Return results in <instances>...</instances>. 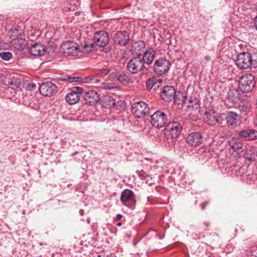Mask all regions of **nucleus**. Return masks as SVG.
<instances>
[{
    "label": "nucleus",
    "mask_w": 257,
    "mask_h": 257,
    "mask_svg": "<svg viewBox=\"0 0 257 257\" xmlns=\"http://www.w3.org/2000/svg\"><path fill=\"white\" fill-rule=\"evenodd\" d=\"M239 100V92L237 89H230L227 93L225 101L231 104H234Z\"/></svg>",
    "instance_id": "19"
},
{
    "label": "nucleus",
    "mask_w": 257,
    "mask_h": 257,
    "mask_svg": "<svg viewBox=\"0 0 257 257\" xmlns=\"http://www.w3.org/2000/svg\"><path fill=\"white\" fill-rule=\"evenodd\" d=\"M46 52L45 46L42 44L35 43L30 49V53L34 56H42Z\"/></svg>",
    "instance_id": "21"
},
{
    "label": "nucleus",
    "mask_w": 257,
    "mask_h": 257,
    "mask_svg": "<svg viewBox=\"0 0 257 257\" xmlns=\"http://www.w3.org/2000/svg\"><path fill=\"white\" fill-rule=\"evenodd\" d=\"M203 225L205 226V228L204 229V230L205 231H207V230H209V229H208V227L209 226V223L208 222H207V221H204L203 222Z\"/></svg>",
    "instance_id": "39"
},
{
    "label": "nucleus",
    "mask_w": 257,
    "mask_h": 257,
    "mask_svg": "<svg viewBox=\"0 0 257 257\" xmlns=\"http://www.w3.org/2000/svg\"><path fill=\"white\" fill-rule=\"evenodd\" d=\"M112 39L115 44L120 46H126L130 41V36L125 31L116 32L114 34Z\"/></svg>",
    "instance_id": "8"
},
{
    "label": "nucleus",
    "mask_w": 257,
    "mask_h": 257,
    "mask_svg": "<svg viewBox=\"0 0 257 257\" xmlns=\"http://www.w3.org/2000/svg\"><path fill=\"white\" fill-rule=\"evenodd\" d=\"M255 125H256V126H257V122H256V123H255Z\"/></svg>",
    "instance_id": "47"
},
{
    "label": "nucleus",
    "mask_w": 257,
    "mask_h": 257,
    "mask_svg": "<svg viewBox=\"0 0 257 257\" xmlns=\"http://www.w3.org/2000/svg\"><path fill=\"white\" fill-rule=\"evenodd\" d=\"M84 213V210H83V209H80V210H79V214H80L81 216L83 215Z\"/></svg>",
    "instance_id": "44"
},
{
    "label": "nucleus",
    "mask_w": 257,
    "mask_h": 257,
    "mask_svg": "<svg viewBox=\"0 0 257 257\" xmlns=\"http://www.w3.org/2000/svg\"><path fill=\"white\" fill-rule=\"evenodd\" d=\"M21 84L20 80L17 78L13 77L9 81V86L10 88L15 89L19 88Z\"/></svg>",
    "instance_id": "30"
},
{
    "label": "nucleus",
    "mask_w": 257,
    "mask_h": 257,
    "mask_svg": "<svg viewBox=\"0 0 257 257\" xmlns=\"http://www.w3.org/2000/svg\"><path fill=\"white\" fill-rule=\"evenodd\" d=\"M110 84H109V83H104V87L105 88L110 89L111 88H112V87L110 86Z\"/></svg>",
    "instance_id": "42"
},
{
    "label": "nucleus",
    "mask_w": 257,
    "mask_h": 257,
    "mask_svg": "<svg viewBox=\"0 0 257 257\" xmlns=\"http://www.w3.org/2000/svg\"><path fill=\"white\" fill-rule=\"evenodd\" d=\"M6 79L5 75L3 74L0 73V84H2Z\"/></svg>",
    "instance_id": "38"
},
{
    "label": "nucleus",
    "mask_w": 257,
    "mask_h": 257,
    "mask_svg": "<svg viewBox=\"0 0 257 257\" xmlns=\"http://www.w3.org/2000/svg\"><path fill=\"white\" fill-rule=\"evenodd\" d=\"M91 51V49L90 48L89 50H88L87 51Z\"/></svg>",
    "instance_id": "46"
},
{
    "label": "nucleus",
    "mask_w": 257,
    "mask_h": 257,
    "mask_svg": "<svg viewBox=\"0 0 257 257\" xmlns=\"http://www.w3.org/2000/svg\"><path fill=\"white\" fill-rule=\"evenodd\" d=\"M171 66L170 62L165 58H160L155 61L153 70L159 75H162L167 73Z\"/></svg>",
    "instance_id": "7"
},
{
    "label": "nucleus",
    "mask_w": 257,
    "mask_h": 257,
    "mask_svg": "<svg viewBox=\"0 0 257 257\" xmlns=\"http://www.w3.org/2000/svg\"><path fill=\"white\" fill-rule=\"evenodd\" d=\"M166 131L171 136L172 138H177L181 134L182 126L177 121L169 122L166 126Z\"/></svg>",
    "instance_id": "13"
},
{
    "label": "nucleus",
    "mask_w": 257,
    "mask_h": 257,
    "mask_svg": "<svg viewBox=\"0 0 257 257\" xmlns=\"http://www.w3.org/2000/svg\"><path fill=\"white\" fill-rule=\"evenodd\" d=\"M112 70L111 67L102 68L100 70V73L102 76H104L108 74Z\"/></svg>",
    "instance_id": "34"
},
{
    "label": "nucleus",
    "mask_w": 257,
    "mask_h": 257,
    "mask_svg": "<svg viewBox=\"0 0 257 257\" xmlns=\"http://www.w3.org/2000/svg\"><path fill=\"white\" fill-rule=\"evenodd\" d=\"M121 225V222H118V223H117V226H120Z\"/></svg>",
    "instance_id": "45"
},
{
    "label": "nucleus",
    "mask_w": 257,
    "mask_h": 257,
    "mask_svg": "<svg viewBox=\"0 0 257 257\" xmlns=\"http://www.w3.org/2000/svg\"><path fill=\"white\" fill-rule=\"evenodd\" d=\"M24 33V30L20 26H16L10 29L9 32L10 38L12 40L21 38Z\"/></svg>",
    "instance_id": "24"
},
{
    "label": "nucleus",
    "mask_w": 257,
    "mask_h": 257,
    "mask_svg": "<svg viewBox=\"0 0 257 257\" xmlns=\"http://www.w3.org/2000/svg\"><path fill=\"white\" fill-rule=\"evenodd\" d=\"M57 90V86L51 82L43 83L39 87L40 93L45 96H51Z\"/></svg>",
    "instance_id": "14"
},
{
    "label": "nucleus",
    "mask_w": 257,
    "mask_h": 257,
    "mask_svg": "<svg viewBox=\"0 0 257 257\" xmlns=\"http://www.w3.org/2000/svg\"><path fill=\"white\" fill-rule=\"evenodd\" d=\"M130 81V78L123 73H118L117 82L122 84H126Z\"/></svg>",
    "instance_id": "31"
},
{
    "label": "nucleus",
    "mask_w": 257,
    "mask_h": 257,
    "mask_svg": "<svg viewBox=\"0 0 257 257\" xmlns=\"http://www.w3.org/2000/svg\"><path fill=\"white\" fill-rule=\"evenodd\" d=\"M81 79V78L77 77H68L67 80L70 82H78L79 80Z\"/></svg>",
    "instance_id": "37"
},
{
    "label": "nucleus",
    "mask_w": 257,
    "mask_h": 257,
    "mask_svg": "<svg viewBox=\"0 0 257 257\" xmlns=\"http://www.w3.org/2000/svg\"><path fill=\"white\" fill-rule=\"evenodd\" d=\"M83 91L80 87H73L71 91L66 96V101L70 104H74L78 102L80 98V94Z\"/></svg>",
    "instance_id": "10"
},
{
    "label": "nucleus",
    "mask_w": 257,
    "mask_h": 257,
    "mask_svg": "<svg viewBox=\"0 0 257 257\" xmlns=\"http://www.w3.org/2000/svg\"><path fill=\"white\" fill-rule=\"evenodd\" d=\"M12 45L16 50L21 51L25 49L27 42L25 39L21 38L12 40Z\"/></svg>",
    "instance_id": "25"
},
{
    "label": "nucleus",
    "mask_w": 257,
    "mask_h": 257,
    "mask_svg": "<svg viewBox=\"0 0 257 257\" xmlns=\"http://www.w3.org/2000/svg\"><path fill=\"white\" fill-rule=\"evenodd\" d=\"M155 56V52L153 50H147L143 55L141 54L140 58L143 63L146 64H150L152 63Z\"/></svg>",
    "instance_id": "23"
},
{
    "label": "nucleus",
    "mask_w": 257,
    "mask_h": 257,
    "mask_svg": "<svg viewBox=\"0 0 257 257\" xmlns=\"http://www.w3.org/2000/svg\"><path fill=\"white\" fill-rule=\"evenodd\" d=\"M250 104L247 101L241 102L239 105V110L243 115L247 114L250 111Z\"/></svg>",
    "instance_id": "29"
},
{
    "label": "nucleus",
    "mask_w": 257,
    "mask_h": 257,
    "mask_svg": "<svg viewBox=\"0 0 257 257\" xmlns=\"http://www.w3.org/2000/svg\"><path fill=\"white\" fill-rule=\"evenodd\" d=\"M83 99L86 104L93 105L99 101V96L96 91L94 90H89L84 93Z\"/></svg>",
    "instance_id": "16"
},
{
    "label": "nucleus",
    "mask_w": 257,
    "mask_h": 257,
    "mask_svg": "<svg viewBox=\"0 0 257 257\" xmlns=\"http://www.w3.org/2000/svg\"><path fill=\"white\" fill-rule=\"evenodd\" d=\"M209 203V201H206L204 202L203 204H201V208L202 210L205 209V206L207 204H208Z\"/></svg>",
    "instance_id": "40"
},
{
    "label": "nucleus",
    "mask_w": 257,
    "mask_h": 257,
    "mask_svg": "<svg viewBox=\"0 0 257 257\" xmlns=\"http://www.w3.org/2000/svg\"><path fill=\"white\" fill-rule=\"evenodd\" d=\"M122 217V216L120 214H118L115 218V221H118L121 219V218Z\"/></svg>",
    "instance_id": "41"
},
{
    "label": "nucleus",
    "mask_w": 257,
    "mask_h": 257,
    "mask_svg": "<svg viewBox=\"0 0 257 257\" xmlns=\"http://www.w3.org/2000/svg\"><path fill=\"white\" fill-rule=\"evenodd\" d=\"M239 88L243 92H251L255 85L254 76L251 74H245L242 76L238 82Z\"/></svg>",
    "instance_id": "2"
},
{
    "label": "nucleus",
    "mask_w": 257,
    "mask_h": 257,
    "mask_svg": "<svg viewBox=\"0 0 257 257\" xmlns=\"http://www.w3.org/2000/svg\"><path fill=\"white\" fill-rule=\"evenodd\" d=\"M150 121L153 126L161 128L165 126L167 121V116L164 112L157 110L151 115Z\"/></svg>",
    "instance_id": "5"
},
{
    "label": "nucleus",
    "mask_w": 257,
    "mask_h": 257,
    "mask_svg": "<svg viewBox=\"0 0 257 257\" xmlns=\"http://www.w3.org/2000/svg\"><path fill=\"white\" fill-rule=\"evenodd\" d=\"M109 37L108 33L105 31H99L94 34L93 40L96 46L104 47L108 43Z\"/></svg>",
    "instance_id": "9"
},
{
    "label": "nucleus",
    "mask_w": 257,
    "mask_h": 257,
    "mask_svg": "<svg viewBox=\"0 0 257 257\" xmlns=\"http://www.w3.org/2000/svg\"><path fill=\"white\" fill-rule=\"evenodd\" d=\"M254 25H255V28L257 30V16L255 17V18L254 19Z\"/></svg>",
    "instance_id": "43"
},
{
    "label": "nucleus",
    "mask_w": 257,
    "mask_h": 257,
    "mask_svg": "<svg viewBox=\"0 0 257 257\" xmlns=\"http://www.w3.org/2000/svg\"><path fill=\"white\" fill-rule=\"evenodd\" d=\"M203 141V138L199 133H193L190 134L186 138L187 143L191 146L195 147L201 145Z\"/></svg>",
    "instance_id": "17"
},
{
    "label": "nucleus",
    "mask_w": 257,
    "mask_h": 257,
    "mask_svg": "<svg viewBox=\"0 0 257 257\" xmlns=\"http://www.w3.org/2000/svg\"><path fill=\"white\" fill-rule=\"evenodd\" d=\"M186 98L187 95L185 92L175 91L173 99L175 103L180 104L185 103Z\"/></svg>",
    "instance_id": "26"
},
{
    "label": "nucleus",
    "mask_w": 257,
    "mask_h": 257,
    "mask_svg": "<svg viewBox=\"0 0 257 257\" xmlns=\"http://www.w3.org/2000/svg\"><path fill=\"white\" fill-rule=\"evenodd\" d=\"M239 136L246 140H255L257 139V131L252 129L242 130L239 132Z\"/></svg>",
    "instance_id": "20"
},
{
    "label": "nucleus",
    "mask_w": 257,
    "mask_h": 257,
    "mask_svg": "<svg viewBox=\"0 0 257 257\" xmlns=\"http://www.w3.org/2000/svg\"><path fill=\"white\" fill-rule=\"evenodd\" d=\"M118 73L111 72L108 76L109 79L111 81L117 82Z\"/></svg>",
    "instance_id": "35"
},
{
    "label": "nucleus",
    "mask_w": 257,
    "mask_h": 257,
    "mask_svg": "<svg viewBox=\"0 0 257 257\" xmlns=\"http://www.w3.org/2000/svg\"><path fill=\"white\" fill-rule=\"evenodd\" d=\"M120 201L127 207L132 209L134 208L136 200L134 192L129 189L124 190L121 193Z\"/></svg>",
    "instance_id": "4"
},
{
    "label": "nucleus",
    "mask_w": 257,
    "mask_h": 257,
    "mask_svg": "<svg viewBox=\"0 0 257 257\" xmlns=\"http://www.w3.org/2000/svg\"><path fill=\"white\" fill-rule=\"evenodd\" d=\"M155 80L154 79H149L146 82V87L148 89H151L156 84Z\"/></svg>",
    "instance_id": "33"
},
{
    "label": "nucleus",
    "mask_w": 257,
    "mask_h": 257,
    "mask_svg": "<svg viewBox=\"0 0 257 257\" xmlns=\"http://www.w3.org/2000/svg\"><path fill=\"white\" fill-rule=\"evenodd\" d=\"M136 173L141 179H145L147 177H148V175L144 171H137Z\"/></svg>",
    "instance_id": "36"
},
{
    "label": "nucleus",
    "mask_w": 257,
    "mask_h": 257,
    "mask_svg": "<svg viewBox=\"0 0 257 257\" xmlns=\"http://www.w3.org/2000/svg\"><path fill=\"white\" fill-rule=\"evenodd\" d=\"M132 111L136 117L141 118L149 113V107L146 102L137 101L132 105Z\"/></svg>",
    "instance_id": "6"
},
{
    "label": "nucleus",
    "mask_w": 257,
    "mask_h": 257,
    "mask_svg": "<svg viewBox=\"0 0 257 257\" xmlns=\"http://www.w3.org/2000/svg\"><path fill=\"white\" fill-rule=\"evenodd\" d=\"M145 47V44L143 41L134 42L131 47L130 51L133 55H141V51Z\"/></svg>",
    "instance_id": "22"
},
{
    "label": "nucleus",
    "mask_w": 257,
    "mask_h": 257,
    "mask_svg": "<svg viewBox=\"0 0 257 257\" xmlns=\"http://www.w3.org/2000/svg\"><path fill=\"white\" fill-rule=\"evenodd\" d=\"M205 116L206 122L210 125L215 126L217 124H222V121H219L220 114L213 109L205 111Z\"/></svg>",
    "instance_id": "11"
},
{
    "label": "nucleus",
    "mask_w": 257,
    "mask_h": 257,
    "mask_svg": "<svg viewBox=\"0 0 257 257\" xmlns=\"http://www.w3.org/2000/svg\"><path fill=\"white\" fill-rule=\"evenodd\" d=\"M236 65L240 69H246L250 67H257V53L251 54L246 52H241L236 57Z\"/></svg>",
    "instance_id": "1"
},
{
    "label": "nucleus",
    "mask_w": 257,
    "mask_h": 257,
    "mask_svg": "<svg viewBox=\"0 0 257 257\" xmlns=\"http://www.w3.org/2000/svg\"><path fill=\"white\" fill-rule=\"evenodd\" d=\"M115 101L110 95H106L104 97L103 101V106L107 108L113 107L115 106Z\"/></svg>",
    "instance_id": "28"
},
{
    "label": "nucleus",
    "mask_w": 257,
    "mask_h": 257,
    "mask_svg": "<svg viewBox=\"0 0 257 257\" xmlns=\"http://www.w3.org/2000/svg\"><path fill=\"white\" fill-rule=\"evenodd\" d=\"M60 48L64 55L73 56L77 52L78 45L73 41H67L63 43Z\"/></svg>",
    "instance_id": "15"
},
{
    "label": "nucleus",
    "mask_w": 257,
    "mask_h": 257,
    "mask_svg": "<svg viewBox=\"0 0 257 257\" xmlns=\"http://www.w3.org/2000/svg\"><path fill=\"white\" fill-rule=\"evenodd\" d=\"M225 119L228 126L232 127L238 126L241 121V117L236 112L233 111H227Z\"/></svg>",
    "instance_id": "12"
},
{
    "label": "nucleus",
    "mask_w": 257,
    "mask_h": 257,
    "mask_svg": "<svg viewBox=\"0 0 257 257\" xmlns=\"http://www.w3.org/2000/svg\"><path fill=\"white\" fill-rule=\"evenodd\" d=\"M175 93V90L173 86L166 85L164 87L161 96L166 102H170L173 99Z\"/></svg>",
    "instance_id": "18"
},
{
    "label": "nucleus",
    "mask_w": 257,
    "mask_h": 257,
    "mask_svg": "<svg viewBox=\"0 0 257 257\" xmlns=\"http://www.w3.org/2000/svg\"><path fill=\"white\" fill-rule=\"evenodd\" d=\"M141 55L131 59L127 64L128 71L132 74H137L145 68V65L140 58Z\"/></svg>",
    "instance_id": "3"
},
{
    "label": "nucleus",
    "mask_w": 257,
    "mask_h": 257,
    "mask_svg": "<svg viewBox=\"0 0 257 257\" xmlns=\"http://www.w3.org/2000/svg\"><path fill=\"white\" fill-rule=\"evenodd\" d=\"M13 55L10 52H3L0 53V58L5 61H9L12 58Z\"/></svg>",
    "instance_id": "32"
},
{
    "label": "nucleus",
    "mask_w": 257,
    "mask_h": 257,
    "mask_svg": "<svg viewBox=\"0 0 257 257\" xmlns=\"http://www.w3.org/2000/svg\"><path fill=\"white\" fill-rule=\"evenodd\" d=\"M229 146L234 151L240 149L242 148L243 145L238 138H232L228 141Z\"/></svg>",
    "instance_id": "27"
}]
</instances>
